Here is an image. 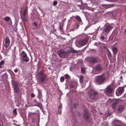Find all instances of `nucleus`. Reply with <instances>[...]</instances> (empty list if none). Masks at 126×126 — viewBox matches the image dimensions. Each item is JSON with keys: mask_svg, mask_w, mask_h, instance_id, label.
<instances>
[{"mask_svg": "<svg viewBox=\"0 0 126 126\" xmlns=\"http://www.w3.org/2000/svg\"><path fill=\"white\" fill-rule=\"evenodd\" d=\"M109 76L108 74H104L96 76L94 80L95 82L99 85H101L108 79Z\"/></svg>", "mask_w": 126, "mask_h": 126, "instance_id": "nucleus-1", "label": "nucleus"}, {"mask_svg": "<svg viewBox=\"0 0 126 126\" xmlns=\"http://www.w3.org/2000/svg\"><path fill=\"white\" fill-rule=\"evenodd\" d=\"M89 98L91 99H97L98 95V92L93 89H91L88 92Z\"/></svg>", "mask_w": 126, "mask_h": 126, "instance_id": "nucleus-2", "label": "nucleus"}, {"mask_svg": "<svg viewBox=\"0 0 126 126\" xmlns=\"http://www.w3.org/2000/svg\"><path fill=\"white\" fill-rule=\"evenodd\" d=\"M103 69V67L102 65L98 64L93 67L92 72L93 74H96L97 72L101 71Z\"/></svg>", "mask_w": 126, "mask_h": 126, "instance_id": "nucleus-3", "label": "nucleus"}, {"mask_svg": "<svg viewBox=\"0 0 126 126\" xmlns=\"http://www.w3.org/2000/svg\"><path fill=\"white\" fill-rule=\"evenodd\" d=\"M20 58L23 62H27L29 61V59L25 52L22 51L20 54Z\"/></svg>", "mask_w": 126, "mask_h": 126, "instance_id": "nucleus-4", "label": "nucleus"}, {"mask_svg": "<svg viewBox=\"0 0 126 126\" xmlns=\"http://www.w3.org/2000/svg\"><path fill=\"white\" fill-rule=\"evenodd\" d=\"M57 53L60 57L62 58H66L68 55L67 52L63 50H58L57 52Z\"/></svg>", "mask_w": 126, "mask_h": 126, "instance_id": "nucleus-5", "label": "nucleus"}, {"mask_svg": "<svg viewBox=\"0 0 126 126\" xmlns=\"http://www.w3.org/2000/svg\"><path fill=\"white\" fill-rule=\"evenodd\" d=\"M114 91L113 86L112 85H110L106 89L104 92L106 94L108 95L109 94H112Z\"/></svg>", "mask_w": 126, "mask_h": 126, "instance_id": "nucleus-6", "label": "nucleus"}, {"mask_svg": "<svg viewBox=\"0 0 126 126\" xmlns=\"http://www.w3.org/2000/svg\"><path fill=\"white\" fill-rule=\"evenodd\" d=\"M12 86L13 87L15 92L18 93L19 92V88L17 82L14 80L11 81Z\"/></svg>", "mask_w": 126, "mask_h": 126, "instance_id": "nucleus-7", "label": "nucleus"}, {"mask_svg": "<svg viewBox=\"0 0 126 126\" xmlns=\"http://www.w3.org/2000/svg\"><path fill=\"white\" fill-rule=\"evenodd\" d=\"M113 28V27L111 24L107 25L105 26L104 29L103 30V32L104 31L107 34Z\"/></svg>", "mask_w": 126, "mask_h": 126, "instance_id": "nucleus-8", "label": "nucleus"}, {"mask_svg": "<svg viewBox=\"0 0 126 126\" xmlns=\"http://www.w3.org/2000/svg\"><path fill=\"white\" fill-rule=\"evenodd\" d=\"M88 110H85L83 112L84 118L85 120L87 121H90V114L88 113Z\"/></svg>", "mask_w": 126, "mask_h": 126, "instance_id": "nucleus-9", "label": "nucleus"}, {"mask_svg": "<svg viewBox=\"0 0 126 126\" xmlns=\"http://www.w3.org/2000/svg\"><path fill=\"white\" fill-rule=\"evenodd\" d=\"M124 89L123 87H119L117 89L116 92V94L117 96H119L122 94L124 92Z\"/></svg>", "mask_w": 126, "mask_h": 126, "instance_id": "nucleus-10", "label": "nucleus"}, {"mask_svg": "<svg viewBox=\"0 0 126 126\" xmlns=\"http://www.w3.org/2000/svg\"><path fill=\"white\" fill-rule=\"evenodd\" d=\"M10 41L9 37L6 36L5 37V42H3V45L4 46L5 48H7L10 45Z\"/></svg>", "mask_w": 126, "mask_h": 126, "instance_id": "nucleus-11", "label": "nucleus"}, {"mask_svg": "<svg viewBox=\"0 0 126 126\" xmlns=\"http://www.w3.org/2000/svg\"><path fill=\"white\" fill-rule=\"evenodd\" d=\"M89 60L91 63H95L98 61V58L96 57H90L89 58Z\"/></svg>", "mask_w": 126, "mask_h": 126, "instance_id": "nucleus-12", "label": "nucleus"}, {"mask_svg": "<svg viewBox=\"0 0 126 126\" xmlns=\"http://www.w3.org/2000/svg\"><path fill=\"white\" fill-rule=\"evenodd\" d=\"M40 79V82L42 84H45L47 83V80L46 79V75L41 77Z\"/></svg>", "mask_w": 126, "mask_h": 126, "instance_id": "nucleus-13", "label": "nucleus"}, {"mask_svg": "<svg viewBox=\"0 0 126 126\" xmlns=\"http://www.w3.org/2000/svg\"><path fill=\"white\" fill-rule=\"evenodd\" d=\"M28 12V10L27 9H25L23 12V21L25 22L27 21V17L26 16V15Z\"/></svg>", "mask_w": 126, "mask_h": 126, "instance_id": "nucleus-14", "label": "nucleus"}, {"mask_svg": "<svg viewBox=\"0 0 126 126\" xmlns=\"http://www.w3.org/2000/svg\"><path fill=\"white\" fill-rule=\"evenodd\" d=\"M88 40L86 38L84 39L80 40L79 42V44L82 46H83L86 44L88 42Z\"/></svg>", "mask_w": 126, "mask_h": 126, "instance_id": "nucleus-15", "label": "nucleus"}, {"mask_svg": "<svg viewBox=\"0 0 126 126\" xmlns=\"http://www.w3.org/2000/svg\"><path fill=\"white\" fill-rule=\"evenodd\" d=\"M119 101L118 100H116L115 102H114L112 105L111 106L113 109H115L116 107V106L117 104L119 102Z\"/></svg>", "mask_w": 126, "mask_h": 126, "instance_id": "nucleus-16", "label": "nucleus"}, {"mask_svg": "<svg viewBox=\"0 0 126 126\" xmlns=\"http://www.w3.org/2000/svg\"><path fill=\"white\" fill-rule=\"evenodd\" d=\"M125 107L123 105H121L119 106L118 108V110L119 112H121L123 111Z\"/></svg>", "mask_w": 126, "mask_h": 126, "instance_id": "nucleus-17", "label": "nucleus"}, {"mask_svg": "<svg viewBox=\"0 0 126 126\" xmlns=\"http://www.w3.org/2000/svg\"><path fill=\"white\" fill-rule=\"evenodd\" d=\"M112 51L113 52V54L115 55L118 52V49L115 46H113L112 47Z\"/></svg>", "mask_w": 126, "mask_h": 126, "instance_id": "nucleus-18", "label": "nucleus"}, {"mask_svg": "<svg viewBox=\"0 0 126 126\" xmlns=\"http://www.w3.org/2000/svg\"><path fill=\"white\" fill-rule=\"evenodd\" d=\"M37 26V23L35 22H34L32 23L31 28L32 30H34L36 28Z\"/></svg>", "mask_w": 126, "mask_h": 126, "instance_id": "nucleus-19", "label": "nucleus"}, {"mask_svg": "<svg viewBox=\"0 0 126 126\" xmlns=\"http://www.w3.org/2000/svg\"><path fill=\"white\" fill-rule=\"evenodd\" d=\"M38 90V97L39 99H41L42 98V94L41 92H39V89Z\"/></svg>", "mask_w": 126, "mask_h": 126, "instance_id": "nucleus-20", "label": "nucleus"}, {"mask_svg": "<svg viewBox=\"0 0 126 126\" xmlns=\"http://www.w3.org/2000/svg\"><path fill=\"white\" fill-rule=\"evenodd\" d=\"M107 55L109 58H110L111 57V55L110 51L108 49V50Z\"/></svg>", "mask_w": 126, "mask_h": 126, "instance_id": "nucleus-21", "label": "nucleus"}, {"mask_svg": "<svg viewBox=\"0 0 126 126\" xmlns=\"http://www.w3.org/2000/svg\"><path fill=\"white\" fill-rule=\"evenodd\" d=\"M10 19V18L9 17L6 16L4 18V20L6 21H9Z\"/></svg>", "mask_w": 126, "mask_h": 126, "instance_id": "nucleus-22", "label": "nucleus"}, {"mask_svg": "<svg viewBox=\"0 0 126 126\" xmlns=\"http://www.w3.org/2000/svg\"><path fill=\"white\" fill-rule=\"evenodd\" d=\"M83 76H81L79 78L80 82L81 83H82L83 82Z\"/></svg>", "mask_w": 126, "mask_h": 126, "instance_id": "nucleus-23", "label": "nucleus"}, {"mask_svg": "<svg viewBox=\"0 0 126 126\" xmlns=\"http://www.w3.org/2000/svg\"><path fill=\"white\" fill-rule=\"evenodd\" d=\"M76 19L79 22H81V20L80 17L78 16H76Z\"/></svg>", "mask_w": 126, "mask_h": 126, "instance_id": "nucleus-24", "label": "nucleus"}, {"mask_svg": "<svg viewBox=\"0 0 126 126\" xmlns=\"http://www.w3.org/2000/svg\"><path fill=\"white\" fill-rule=\"evenodd\" d=\"M64 80V78L63 76L61 77L60 78V81L61 82H63Z\"/></svg>", "mask_w": 126, "mask_h": 126, "instance_id": "nucleus-25", "label": "nucleus"}, {"mask_svg": "<svg viewBox=\"0 0 126 126\" xmlns=\"http://www.w3.org/2000/svg\"><path fill=\"white\" fill-rule=\"evenodd\" d=\"M34 106H37V107L40 108L42 106V104L40 103H38L37 104L35 105H34Z\"/></svg>", "mask_w": 126, "mask_h": 126, "instance_id": "nucleus-26", "label": "nucleus"}, {"mask_svg": "<svg viewBox=\"0 0 126 126\" xmlns=\"http://www.w3.org/2000/svg\"><path fill=\"white\" fill-rule=\"evenodd\" d=\"M44 71L43 70L41 71L39 73V74L41 76H44Z\"/></svg>", "mask_w": 126, "mask_h": 126, "instance_id": "nucleus-27", "label": "nucleus"}, {"mask_svg": "<svg viewBox=\"0 0 126 126\" xmlns=\"http://www.w3.org/2000/svg\"><path fill=\"white\" fill-rule=\"evenodd\" d=\"M81 70L82 73L83 74H84L85 71V70L84 68L83 67H82Z\"/></svg>", "mask_w": 126, "mask_h": 126, "instance_id": "nucleus-28", "label": "nucleus"}, {"mask_svg": "<svg viewBox=\"0 0 126 126\" xmlns=\"http://www.w3.org/2000/svg\"><path fill=\"white\" fill-rule=\"evenodd\" d=\"M4 63V61L3 60H2L0 62V64L3 67Z\"/></svg>", "mask_w": 126, "mask_h": 126, "instance_id": "nucleus-29", "label": "nucleus"}, {"mask_svg": "<svg viewBox=\"0 0 126 126\" xmlns=\"http://www.w3.org/2000/svg\"><path fill=\"white\" fill-rule=\"evenodd\" d=\"M65 77L66 79H68L69 77V76L68 74H66L65 75Z\"/></svg>", "mask_w": 126, "mask_h": 126, "instance_id": "nucleus-30", "label": "nucleus"}, {"mask_svg": "<svg viewBox=\"0 0 126 126\" xmlns=\"http://www.w3.org/2000/svg\"><path fill=\"white\" fill-rule=\"evenodd\" d=\"M36 113H32V112H30L29 113L28 115L29 116H31L32 114H35Z\"/></svg>", "mask_w": 126, "mask_h": 126, "instance_id": "nucleus-31", "label": "nucleus"}, {"mask_svg": "<svg viewBox=\"0 0 126 126\" xmlns=\"http://www.w3.org/2000/svg\"><path fill=\"white\" fill-rule=\"evenodd\" d=\"M58 3V2L57 1H55L53 2V5L54 6H55L57 5Z\"/></svg>", "mask_w": 126, "mask_h": 126, "instance_id": "nucleus-32", "label": "nucleus"}, {"mask_svg": "<svg viewBox=\"0 0 126 126\" xmlns=\"http://www.w3.org/2000/svg\"><path fill=\"white\" fill-rule=\"evenodd\" d=\"M13 113L14 114H16L17 111L16 109H15L13 110Z\"/></svg>", "mask_w": 126, "mask_h": 126, "instance_id": "nucleus-33", "label": "nucleus"}, {"mask_svg": "<svg viewBox=\"0 0 126 126\" xmlns=\"http://www.w3.org/2000/svg\"><path fill=\"white\" fill-rule=\"evenodd\" d=\"M62 111V109L59 108L58 109V111L59 113L61 114V111Z\"/></svg>", "mask_w": 126, "mask_h": 126, "instance_id": "nucleus-34", "label": "nucleus"}, {"mask_svg": "<svg viewBox=\"0 0 126 126\" xmlns=\"http://www.w3.org/2000/svg\"><path fill=\"white\" fill-rule=\"evenodd\" d=\"M100 38L102 40H104L105 39V37L104 36L102 35L100 37Z\"/></svg>", "mask_w": 126, "mask_h": 126, "instance_id": "nucleus-35", "label": "nucleus"}, {"mask_svg": "<svg viewBox=\"0 0 126 126\" xmlns=\"http://www.w3.org/2000/svg\"><path fill=\"white\" fill-rule=\"evenodd\" d=\"M31 97L32 98L33 97L35 96V95L33 93H32L31 94Z\"/></svg>", "mask_w": 126, "mask_h": 126, "instance_id": "nucleus-36", "label": "nucleus"}, {"mask_svg": "<svg viewBox=\"0 0 126 126\" xmlns=\"http://www.w3.org/2000/svg\"><path fill=\"white\" fill-rule=\"evenodd\" d=\"M59 28L61 31H62L63 29V27L61 25L60 26Z\"/></svg>", "mask_w": 126, "mask_h": 126, "instance_id": "nucleus-37", "label": "nucleus"}, {"mask_svg": "<svg viewBox=\"0 0 126 126\" xmlns=\"http://www.w3.org/2000/svg\"><path fill=\"white\" fill-rule=\"evenodd\" d=\"M109 1H117V0H106Z\"/></svg>", "mask_w": 126, "mask_h": 126, "instance_id": "nucleus-38", "label": "nucleus"}, {"mask_svg": "<svg viewBox=\"0 0 126 126\" xmlns=\"http://www.w3.org/2000/svg\"><path fill=\"white\" fill-rule=\"evenodd\" d=\"M72 52L73 53H77V51L76 50H73L72 51Z\"/></svg>", "mask_w": 126, "mask_h": 126, "instance_id": "nucleus-39", "label": "nucleus"}, {"mask_svg": "<svg viewBox=\"0 0 126 126\" xmlns=\"http://www.w3.org/2000/svg\"><path fill=\"white\" fill-rule=\"evenodd\" d=\"M62 104H60L59 105V108L62 109Z\"/></svg>", "mask_w": 126, "mask_h": 126, "instance_id": "nucleus-40", "label": "nucleus"}, {"mask_svg": "<svg viewBox=\"0 0 126 126\" xmlns=\"http://www.w3.org/2000/svg\"><path fill=\"white\" fill-rule=\"evenodd\" d=\"M14 71L15 73H17V72L18 70L17 69H16L14 70Z\"/></svg>", "mask_w": 126, "mask_h": 126, "instance_id": "nucleus-41", "label": "nucleus"}, {"mask_svg": "<svg viewBox=\"0 0 126 126\" xmlns=\"http://www.w3.org/2000/svg\"><path fill=\"white\" fill-rule=\"evenodd\" d=\"M40 121V119L39 118H37V121H38V123H39V122Z\"/></svg>", "mask_w": 126, "mask_h": 126, "instance_id": "nucleus-42", "label": "nucleus"}, {"mask_svg": "<svg viewBox=\"0 0 126 126\" xmlns=\"http://www.w3.org/2000/svg\"><path fill=\"white\" fill-rule=\"evenodd\" d=\"M124 33L126 35V29H125L124 31Z\"/></svg>", "mask_w": 126, "mask_h": 126, "instance_id": "nucleus-43", "label": "nucleus"}, {"mask_svg": "<svg viewBox=\"0 0 126 126\" xmlns=\"http://www.w3.org/2000/svg\"><path fill=\"white\" fill-rule=\"evenodd\" d=\"M115 126H123L121 125H115Z\"/></svg>", "mask_w": 126, "mask_h": 126, "instance_id": "nucleus-44", "label": "nucleus"}, {"mask_svg": "<svg viewBox=\"0 0 126 126\" xmlns=\"http://www.w3.org/2000/svg\"><path fill=\"white\" fill-rule=\"evenodd\" d=\"M94 45L96 46H97V43H95L94 44Z\"/></svg>", "mask_w": 126, "mask_h": 126, "instance_id": "nucleus-45", "label": "nucleus"}, {"mask_svg": "<svg viewBox=\"0 0 126 126\" xmlns=\"http://www.w3.org/2000/svg\"><path fill=\"white\" fill-rule=\"evenodd\" d=\"M3 67L0 64V68H2Z\"/></svg>", "mask_w": 126, "mask_h": 126, "instance_id": "nucleus-46", "label": "nucleus"}, {"mask_svg": "<svg viewBox=\"0 0 126 126\" xmlns=\"http://www.w3.org/2000/svg\"><path fill=\"white\" fill-rule=\"evenodd\" d=\"M40 114H38V118L40 119Z\"/></svg>", "mask_w": 126, "mask_h": 126, "instance_id": "nucleus-47", "label": "nucleus"}, {"mask_svg": "<svg viewBox=\"0 0 126 126\" xmlns=\"http://www.w3.org/2000/svg\"><path fill=\"white\" fill-rule=\"evenodd\" d=\"M37 126H39V123H37Z\"/></svg>", "mask_w": 126, "mask_h": 126, "instance_id": "nucleus-48", "label": "nucleus"}, {"mask_svg": "<svg viewBox=\"0 0 126 126\" xmlns=\"http://www.w3.org/2000/svg\"><path fill=\"white\" fill-rule=\"evenodd\" d=\"M30 56H31V60L32 61V56L31 55Z\"/></svg>", "mask_w": 126, "mask_h": 126, "instance_id": "nucleus-49", "label": "nucleus"}, {"mask_svg": "<svg viewBox=\"0 0 126 126\" xmlns=\"http://www.w3.org/2000/svg\"><path fill=\"white\" fill-rule=\"evenodd\" d=\"M0 126H1V124H0Z\"/></svg>", "mask_w": 126, "mask_h": 126, "instance_id": "nucleus-50", "label": "nucleus"}]
</instances>
